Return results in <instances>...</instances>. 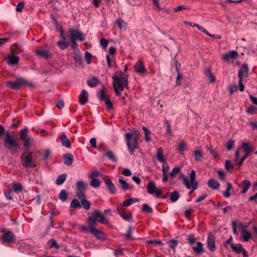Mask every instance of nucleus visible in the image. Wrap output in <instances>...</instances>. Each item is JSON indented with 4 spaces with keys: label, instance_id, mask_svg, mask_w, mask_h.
<instances>
[{
    "label": "nucleus",
    "instance_id": "f257e3e1",
    "mask_svg": "<svg viewBox=\"0 0 257 257\" xmlns=\"http://www.w3.org/2000/svg\"><path fill=\"white\" fill-rule=\"evenodd\" d=\"M113 86L116 95L121 96V91H123L125 87H127L128 82L127 77L122 72H117L116 74L112 77Z\"/></svg>",
    "mask_w": 257,
    "mask_h": 257
},
{
    "label": "nucleus",
    "instance_id": "f03ea898",
    "mask_svg": "<svg viewBox=\"0 0 257 257\" xmlns=\"http://www.w3.org/2000/svg\"><path fill=\"white\" fill-rule=\"evenodd\" d=\"M124 136L129 153L132 155L135 151L139 148L138 141L140 139V135L138 133L134 134L127 133L125 134Z\"/></svg>",
    "mask_w": 257,
    "mask_h": 257
},
{
    "label": "nucleus",
    "instance_id": "7ed1b4c3",
    "mask_svg": "<svg viewBox=\"0 0 257 257\" xmlns=\"http://www.w3.org/2000/svg\"><path fill=\"white\" fill-rule=\"evenodd\" d=\"M4 146L5 148L16 152L20 149V145L15 139L8 133L6 134V138L4 140Z\"/></svg>",
    "mask_w": 257,
    "mask_h": 257
},
{
    "label": "nucleus",
    "instance_id": "20e7f679",
    "mask_svg": "<svg viewBox=\"0 0 257 257\" xmlns=\"http://www.w3.org/2000/svg\"><path fill=\"white\" fill-rule=\"evenodd\" d=\"M33 152L27 151L23 153L21 155L22 165L25 168L35 167L36 165L32 158Z\"/></svg>",
    "mask_w": 257,
    "mask_h": 257
},
{
    "label": "nucleus",
    "instance_id": "39448f33",
    "mask_svg": "<svg viewBox=\"0 0 257 257\" xmlns=\"http://www.w3.org/2000/svg\"><path fill=\"white\" fill-rule=\"evenodd\" d=\"M70 35V40L72 44L76 43V41H83L85 40V35L80 32L78 29H74L70 28L69 30Z\"/></svg>",
    "mask_w": 257,
    "mask_h": 257
},
{
    "label": "nucleus",
    "instance_id": "423d86ee",
    "mask_svg": "<svg viewBox=\"0 0 257 257\" xmlns=\"http://www.w3.org/2000/svg\"><path fill=\"white\" fill-rule=\"evenodd\" d=\"M87 183L83 181H78L76 183V194L78 198L86 197L85 192Z\"/></svg>",
    "mask_w": 257,
    "mask_h": 257
},
{
    "label": "nucleus",
    "instance_id": "0eeeda50",
    "mask_svg": "<svg viewBox=\"0 0 257 257\" xmlns=\"http://www.w3.org/2000/svg\"><path fill=\"white\" fill-rule=\"evenodd\" d=\"M180 179L182 180L183 183L185 185L186 187L188 189H192L190 193H191L198 188V183L196 180L190 182L188 178L183 174L180 176Z\"/></svg>",
    "mask_w": 257,
    "mask_h": 257
},
{
    "label": "nucleus",
    "instance_id": "6e6552de",
    "mask_svg": "<svg viewBox=\"0 0 257 257\" xmlns=\"http://www.w3.org/2000/svg\"><path fill=\"white\" fill-rule=\"evenodd\" d=\"M26 83V80L22 78L17 79L16 81H7L6 82V84L7 87L11 89H19L24 84Z\"/></svg>",
    "mask_w": 257,
    "mask_h": 257
},
{
    "label": "nucleus",
    "instance_id": "1a4fd4ad",
    "mask_svg": "<svg viewBox=\"0 0 257 257\" xmlns=\"http://www.w3.org/2000/svg\"><path fill=\"white\" fill-rule=\"evenodd\" d=\"M116 210L119 215L125 220L128 222L132 221V217L130 212H126L125 209L122 207L121 204L117 206Z\"/></svg>",
    "mask_w": 257,
    "mask_h": 257
},
{
    "label": "nucleus",
    "instance_id": "9d476101",
    "mask_svg": "<svg viewBox=\"0 0 257 257\" xmlns=\"http://www.w3.org/2000/svg\"><path fill=\"white\" fill-rule=\"evenodd\" d=\"M98 97L101 101H104L107 105V107L109 109H112L113 107L112 104L104 90V87H102L98 93Z\"/></svg>",
    "mask_w": 257,
    "mask_h": 257
},
{
    "label": "nucleus",
    "instance_id": "9b49d317",
    "mask_svg": "<svg viewBox=\"0 0 257 257\" xmlns=\"http://www.w3.org/2000/svg\"><path fill=\"white\" fill-rule=\"evenodd\" d=\"M89 232L98 239L105 240L107 238L106 234L96 229L95 226L89 227Z\"/></svg>",
    "mask_w": 257,
    "mask_h": 257
},
{
    "label": "nucleus",
    "instance_id": "f8f14e48",
    "mask_svg": "<svg viewBox=\"0 0 257 257\" xmlns=\"http://www.w3.org/2000/svg\"><path fill=\"white\" fill-rule=\"evenodd\" d=\"M100 216V211L97 210L94 211L92 215L89 216L87 220L88 221L89 227H94L96 224L97 221H98V218Z\"/></svg>",
    "mask_w": 257,
    "mask_h": 257
},
{
    "label": "nucleus",
    "instance_id": "ddd939ff",
    "mask_svg": "<svg viewBox=\"0 0 257 257\" xmlns=\"http://www.w3.org/2000/svg\"><path fill=\"white\" fill-rule=\"evenodd\" d=\"M147 188V191L149 194L151 195L155 194L158 198L161 197V190L157 189L155 183L153 181L149 182Z\"/></svg>",
    "mask_w": 257,
    "mask_h": 257
},
{
    "label": "nucleus",
    "instance_id": "4468645a",
    "mask_svg": "<svg viewBox=\"0 0 257 257\" xmlns=\"http://www.w3.org/2000/svg\"><path fill=\"white\" fill-rule=\"evenodd\" d=\"M162 170L163 171V182L166 183L168 181V172L169 170V166L167 163L165 161V159L164 157L162 155Z\"/></svg>",
    "mask_w": 257,
    "mask_h": 257
},
{
    "label": "nucleus",
    "instance_id": "2eb2a0df",
    "mask_svg": "<svg viewBox=\"0 0 257 257\" xmlns=\"http://www.w3.org/2000/svg\"><path fill=\"white\" fill-rule=\"evenodd\" d=\"M102 179L104 180L110 193L111 194H114L116 192V189L113 182L106 175H103Z\"/></svg>",
    "mask_w": 257,
    "mask_h": 257
},
{
    "label": "nucleus",
    "instance_id": "dca6fc26",
    "mask_svg": "<svg viewBox=\"0 0 257 257\" xmlns=\"http://www.w3.org/2000/svg\"><path fill=\"white\" fill-rule=\"evenodd\" d=\"M249 69L246 63H243L238 73V77L239 79H243L248 77V72Z\"/></svg>",
    "mask_w": 257,
    "mask_h": 257
},
{
    "label": "nucleus",
    "instance_id": "f3484780",
    "mask_svg": "<svg viewBox=\"0 0 257 257\" xmlns=\"http://www.w3.org/2000/svg\"><path fill=\"white\" fill-rule=\"evenodd\" d=\"M215 237L212 233H209L207 236V247L211 251L215 250Z\"/></svg>",
    "mask_w": 257,
    "mask_h": 257
},
{
    "label": "nucleus",
    "instance_id": "a211bd4d",
    "mask_svg": "<svg viewBox=\"0 0 257 257\" xmlns=\"http://www.w3.org/2000/svg\"><path fill=\"white\" fill-rule=\"evenodd\" d=\"M135 70L137 73L143 76L147 73L144 63L141 61H138L134 66Z\"/></svg>",
    "mask_w": 257,
    "mask_h": 257
},
{
    "label": "nucleus",
    "instance_id": "6ab92c4d",
    "mask_svg": "<svg viewBox=\"0 0 257 257\" xmlns=\"http://www.w3.org/2000/svg\"><path fill=\"white\" fill-rule=\"evenodd\" d=\"M2 238L7 242H12L15 240V235L11 231L4 232Z\"/></svg>",
    "mask_w": 257,
    "mask_h": 257
},
{
    "label": "nucleus",
    "instance_id": "aec40b11",
    "mask_svg": "<svg viewBox=\"0 0 257 257\" xmlns=\"http://www.w3.org/2000/svg\"><path fill=\"white\" fill-rule=\"evenodd\" d=\"M88 100V93L85 90L83 89L79 96V101L80 103L83 105H85Z\"/></svg>",
    "mask_w": 257,
    "mask_h": 257
},
{
    "label": "nucleus",
    "instance_id": "412c9836",
    "mask_svg": "<svg viewBox=\"0 0 257 257\" xmlns=\"http://www.w3.org/2000/svg\"><path fill=\"white\" fill-rule=\"evenodd\" d=\"M238 53L236 51L232 50L223 55V60L225 61H229L230 59L236 58L238 56Z\"/></svg>",
    "mask_w": 257,
    "mask_h": 257
},
{
    "label": "nucleus",
    "instance_id": "4be33fe9",
    "mask_svg": "<svg viewBox=\"0 0 257 257\" xmlns=\"http://www.w3.org/2000/svg\"><path fill=\"white\" fill-rule=\"evenodd\" d=\"M73 160V156L71 154L67 153L63 156V162L67 166L71 165Z\"/></svg>",
    "mask_w": 257,
    "mask_h": 257
},
{
    "label": "nucleus",
    "instance_id": "5701e85b",
    "mask_svg": "<svg viewBox=\"0 0 257 257\" xmlns=\"http://www.w3.org/2000/svg\"><path fill=\"white\" fill-rule=\"evenodd\" d=\"M8 62L10 65L14 66L18 63L19 58L14 54H10L8 55Z\"/></svg>",
    "mask_w": 257,
    "mask_h": 257
},
{
    "label": "nucleus",
    "instance_id": "b1692460",
    "mask_svg": "<svg viewBox=\"0 0 257 257\" xmlns=\"http://www.w3.org/2000/svg\"><path fill=\"white\" fill-rule=\"evenodd\" d=\"M100 83L99 80L95 76H93L87 80V84L91 87H95Z\"/></svg>",
    "mask_w": 257,
    "mask_h": 257
},
{
    "label": "nucleus",
    "instance_id": "393cba45",
    "mask_svg": "<svg viewBox=\"0 0 257 257\" xmlns=\"http://www.w3.org/2000/svg\"><path fill=\"white\" fill-rule=\"evenodd\" d=\"M60 141L63 147L67 148H70L71 147L70 141L65 134H63L61 135Z\"/></svg>",
    "mask_w": 257,
    "mask_h": 257
},
{
    "label": "nucleus",
    "instance_id": "a878e982",
    "mask_svg": "<svg viewBox=\"0 0 257 257\" xmlns=\"http://www.w3.org/2000/svg\"><path fill=\"white\" fill-rule=\"evenodd\" d=\"M35 52L37 55L44 58L47 59L50 58L51 56L48 50L43 49H37L35 51Z\"/></svg>",
    "mask_w": 257,
    "mask_h": 257
},
{
    "label": "nucleus",
    "instance_id": "bb28decb",
    "mask_svg": "<svg viewBox=\"0 0 257 257\" xmlns=\"http://www.w3.org/2000/svg\"><path fill=\"white\" fill-rule=\"evenodd\" d=\"M208 186L212 189L217 190L219 188L220 184L214 179H210L207 183Z\"/></svg>",
    "mask_w": 257,
    "mask_h": 257
},
{
    "label": "nucleus",
    "instance_id": "cd10ccee",
    "mask_svg": "<svg viewBox=\"0 0 257 257\" xmlns=\"http://www.w3.org/2000/svg\"><path fill=\"white\" fill-rule=\"evenodd\" d=\"M192 249L197 254H201L204 252L203 245L201 242H197L196 246L193 247Z\"/></svg>",
    "mask_w": 257,
    "mask_h": 257
},
{
    "label": "nucleus",
    "instance_id": "c85d7f7f",
    "mask_svg": "<svg viewBox=\"0 0 257 257\" xmlns=\"http://www.w3.org/2000/svg\"><path fill=\"white\" fill-rule=\"evenodd\" d=\"M241 236L245 242H247L251 238V234L250 232L245 228H242L241 230Z\"/></svg>",
    "mask_w": 257,
    "mask_h": 257
},
{
    "label": "nucleus",
    "instance_id": "c756f323",
    "mask_svg": "<svg viewBox=\"0 0 257 257\" xmlns=\"http://www.w3.org/2000/svg\"><path fill=\"white\" fill-rule=\"evenodd\" d=\"M194 156L195 161H201L204 158V153L202 150H195L194 152Z\"/></svg>",
    "mask_w": 257,
    "mask_h": 257
},
{
    "label": "nucleus",
    "instance_id": "7c9ffc66",
    "mask_svg": "<svg viewBox=\"0 0 257 257\" xmlns=\"http://www.w3.org/2000/svg\"><path fill=\"white\" fill-rule=\"evenodd\" d=\"M241 149L244 152L250 154L253 152V148L249 145V142H243L241 145Z\"/></svg>",
    "mask_w": 257,
    "mask_h": 257
},
{
    "label": "nucleus",
    "instance_id": "2f4dec72",
    "mask_svg": "<svg viewBox=\"0 0 257 257\" xmlns=\"http://www.w3.org/2000/svg\"><path fill=\"white\" fill-rule=\"evenodd\" d=\"M241 185L242 188L241 193L244 194L247 191L248 189L250 188L251 186V183L249 181L247 180H244L242 181Z\"/></svg>",
    "mask_w": 257,
    "mask_h": 257
},
{
    "label": "nucleus",
    "instance_id": "473e14b6",
    "mask_svg": "<svg viewBox=\"0 0 257 257\" xmlns=\"http://www.w3.org/2000/svg\"><path fill=\"white\" fill-rule=\"evenodd\" d=\"M164 128L166 130V133H165L166 137H169L172 136L171 126L168 121L165 120L164 122Z\"/></svg>",
    "mask_w": 257,
    "mask_h": 257
},
{
    "label": "nucleus",
    "instance_id": "72a5a7b5",
    "mask_svg": "<svg viewBox=\"0 0 257 257\" xmlns=\"http://www.w3.org/2000/svg\"><path fill=\"white\" fill-rule=\"evenodd\" d=\"M164 128L166 130V133H165L166 137H169L172 136L171 126L168 121L165 120L164 122Z\"/></svg>",
    "mask_w": 257,
    "mask_h": 257
},
{
    "label": "nucleus",
    "instance_id": "f704fd0d",
    "mask_svg": "<svg viewBox=\"0 0 257 257\" xmlns=\"http://www.w3.org/2000/svg\"><path fill=\"white\" fill-rule=\"evenodd\" d=\"M231 248L233 251H234L238 254L241 252V251L244 249V248H243L242 245L240 243H237L236 244H231Z\"/></svg>",
    "mask_w": 257,
    "mask_h": 257
},
{
    "label": "nucleus",
    "instance_id": "c9c22d12",
    "mask_svg": "<svg viewBox=\"0 0 257 257\" xmlns=\"http://www.w3.org/2000/svg\"><path fill=\"white\" fill-rule=\"evenodd\" d=\"M103 175H104L101 174L99 171H97V170H94V171H91L89 173L88 177L89 179H95V178L98 177L100 176H101L103 177Z\"/></svg>",
    "mask_w": 257,
    "mask_h": 257
},
{
    "label": "nucleus",
    "instance_id": "e433bc0d",
    "mask_svg": "<svg viewBox=\"0 0 257 257\" xmlns=\"http://www.w3.org/2000/svg\"><path fill=\"white\" fill-rule=\"evenodd\" d=\"M66 174H63L61 175H59L56 180V184L58 185H62L66 180Z\"/></svg>",
    "mask_w": 257,
    "mask_h": 257
},
{
    "label": "nucleus",
    "instance_id": "4c0bfd02",
    "mask_svg": "<svg viewBox=\"0 0 257 257\" xmlns=\"http://www.w3.org/2000/svg\"><path fill=\"white\" fill-rule=\"evenodd\" d=\"M177 148L178 151L183 154V152L187 150V144L184 141H182L178 144Z\"/></svg>",
    "mask_w": 257,
    "mask_h": 257
},
{
    "label": "nucleus",
    "instance_id": "58836bf2",
    "mask_svg": "<svg viewBox=\"0 0 257 257\" xmlns=\"http://www.w3.org/2000/svg\"><path fill=\"white\" fill-rule=\"evenodd\" d=\"M118 182L120 184V187L123 191L126 190L130 188L128 183L122 178H119Z\"/></svg>",
    "mask_w": 257,
    "mask_h": 257
},
{
    "label": "nucleus",
    "instance_id": "ea45409f",
    "mask_svg": "<svg viewBox=\"0 0 257 257\" xmlns=\"http://www.w3.org/2000/svg\"><path fill=\"white\" fill-rule=\"evenodd\" d=\"M79 199L81 201V204L83 206V207L86 210H88L90 208V203L86 199V197Z\"/></svg>",
    "mask_w": 257,
    "mask_h": 257
},
{
    "label": "nucleus",
    "instance_id": "a19ab883",
    "mask_svg": "<svg viewBox=\"0 0 257 257\" xmlns=\"http://www.w3.org/2000/svg\"><path fill=\"white\" fill-rule=\"evenodd\" d=\"M48 245L50 248H55L58 249L59 247L56 240L54 239H51L48 241Z\"/></svg>",
    "mask_w": 257,
    "mask_h": 257
},
{
    "label": "nucleus",
    "instance_id": "79ce46f5",
    "mask_svg": "<svg viewBox=\"0 0 257 257\" xmlns=\"http://www.w3.org/2000/svg\"><path fill=\"white\" fill-rule=\"evenodd\" d=\"M225 169L228 172L231 173L234 168V165L230 160H227L225 163Z\"/></svg>",
    "mask_w": 257,
    "mask_h": 257
},
{
    "label": "nucleus",
    "instance_id": "37998d69",
    "mask_svg": "<svg viewBox=\"0 0 257 257\" xmlns=\"http://www.w3.org/2000/svg\"><path fill=\"white\" fill-rule=\"evenodd\" d=\"M104 155L110 160L113 162H116V159L115 157L114 153L111 151L106 152Z\"/></svg>",
    "mask_w": 257,
    "mask_h": 257
},
{
    "label": "nucleus",
    "instance_id": "c03bdc74",
    "mask_svg": "<svg viewBox=\"0 0 257 257\" xmlns=\"http://www.w3.org/2000/svg\"><path fill=\"white\" fill-rule=\"evenodd\" d=\"M106 58L108 67H111L114 66V56H110L109 55H107Z\"/></svg>",
    "mask_w": 257,
    "mask_h": 257
},
{
    "label": "nucleus",
    "instance_id": "a18cd8bd",
    "mask_svg": "<svg viewBox=\"0 0 257 257\" xmlns=\"http://www.w3.org/2000/svg\"><path fill=\"white\" fill-rule=\"evenodd\" d=\"M232 187V184L228 182L227 183L226 191L223 193L224 197L226 198H229L230 196V193H229V191L231 190Z\"/></svg>",
    "mask_w": 257,
    "mask_h": 257
},
{
    "label": "nucleus",
    "instance_id": "49530a36",
    "mask_svg": "<svg viewBox=\"0 0 257 257\" xmlns=\"http://www.w3.org/2000/svg\"><path fill=\"white\" fill-rule=\"evenodd\" d=\"M143 130L145 132V140L146 142H149L150 141L151 138V132L149 130V129L145 126H143L142 127Z\"/></svg>",
    "mask_w": 257,
    "mask_h": 257
},
{
    "label": "nucleus",
    "instance_id": "de8ad7c7",
    "mask_svg": "<svg viewBox=\"0 0 257 257\" xmlns=\"http://www.w3.org/2000/svg\"><path fill=\"white\" fill-rule=\"evenodd\" d=\"M28 134V129L25 128L22 129L20 131V139L22 141H24L27 139V136Z\"/></svg>",
    "mask_w": 257,
    "mask_h": 257
},
{
    "label": "nucleus",
    "instance_id": "09e8293b",
    "mask_svg": "<svg viewBox=\"0 0 257 257\" xmlns=\"http://www.w3.org/2000/svg\"><path fill=\"white\" fill-rule=\"evenodd\" d=\"M179 198V192L177 191H173L170 195V200L173 202H176Z\"/></svg>",
    "mask_w": 257,
    "mask_h": 257
},
{
    "label": "nucleus",
    "instance_id": "8fccbe9b",
    "mask_svg": "<svg viewBox=\"0 0 257 257\" xmlns=\"http://www.w3.org/2000/svg\"><path fill=\"white\" fill-rule=\"evenodd\" d=\"M13 189L15 192L18 193L22 190L23 187L21 183H15L13 185Z\"/></svg>",
    "mask_w": 257,
    "mask_h": 257
},
{
    "label": "nucleus",
    "instance_id": "3c124183",
    "mask_svg": "<svg viewBox=\"0 0 257 257\" xmlns=\"http://www.w3.org/2000/svg\"><path fill=\"white\" fill-rule=\"evenodd\" d=\"M68 198V194L66 190H62L61 191L60 194H59V199L62 201H66Z\"/></svg>",
    "mask_w": 257,
    "mask_h": 257
},
{
    "label": "nucleus",
    "instance_id": "603ef678",
    "mask_svg": "<svg viewBox=\"0 0 257 257\" xmlns=\"http://www.w3.org/2000/svg\"><path fill=\"white\" fill-rule=\"evenodd\" d=\"M100 181L97 179H91L90 182V185L95 188H98L100 186Z\"/></svg>",
    "mask_w": 257,
    "mask_h": 257
},
{
    "label": "nucleus",
    "instance_id": "864d4df0",
    "mask_svg": "<svg viewBox=\"0 0 257 257\" xmlns=\"http://www.w3.org/2000/svg\"><path fill=\"white\" fill-rule=\"evenodd\" d=\"M70 206L72 208H81V205L77 199H74L71 202Z\"/></svg>",
    "mask_w": 257,
    "mask_h": 257
},
{
    "label": "nucleus",
    "instance_id": "5fc2aeb1",
    "mask_svg": "<svg viewBox=\"0 0 257 257\" xmlns=\"http://www.w3.org/2000/svg\"><path fill=\"white\" fill-rule=\"evenodd\" d=\"M247 113L253 114L257 112V106H255L253 105L250 106L246 110Z\"/></svg>",
    "mask_w": 257,
    "mask_h": 257
},
{
    "label": "nucleus",
    "instance_id": "6e6d98bb",
    "mask_svg": "<svg viewBox=\"0 0 257 257\" xmlns=\"http://www.w3.org/2000/svg\"><path fill=\"white\" fill-rule=\"evenodd\" d=\"M57 45L61 50H65L68 47L69 44L62 41H58L57 42Z\"/></svg>",
    "mask_w": 257,
    "mask_h": 257
},
{
    "label": "nucleus",
    "instance_id": "4d7b16f0",
    "mask_svg": "<svg viewBox=\"0 0 257 257\" xmlns=\"http://www.w3.org/2000/svg\"><path fill=\"white\" fill-rule=\"evenodd\" d=\"M181 170V168L179 167L174 168L170 174V176L172 178L174 177Z\"/></svg>",
    "mask_w": 257,
    "mask_h": 257
},
{
    "label": "nucleus",
    "instance_id": "13d9d810",
    "mask_svg": "<svg viewBox=\"0 0 257 257\" xmlns=\"http://www.w3.org/2000/svg\"><path fill=\"white\" fill-rule=\"evenodd\" d=\"M132 231L133 228L131 226H130L127 228L126 233L124 234L126 239H133V237L132 236Z\"/></svg>",
    "mask_w": 257,
    "mask_h": 257
},
{
    "label": "nucleus",
    "instance_id": "bf43d9fd",
    "mask_svg": "<svg viewBox=\"0 0 257 257\" xmlns=\"http://www.w3.org/2000/svg\"><path fill=\"white\" fill-rule=\"evenodd\" d=\"M198 29L199 30H200L201 32H202V33L209 36V37H212V38H215V37H214V35L209 34L204 27H203L199 25V26H198Z\"/></svg>",
    "mask_w": 257,
    "mask_h": 257
},
{
    "label": "nucleus",
    "instance_id": "052dcab7",
    "mask_svg": "<svg viewBox=\"0 0 257 257\" xmlns=\"http://www.w3.org/2000/svg\"><path fill=\"white\" fill-rule=\"evenodd\" d=\"M92 55L91 53L86 52L85 53V60L87 64H90L91 62Z\"/></svg>",
    "mask_w": 257,
    "mask_h": 257
},
{
    "label": "nucleus",
    "instance_id": "680f3d73",
    "mask_svg": "<svg viewBox=\"0 0 257 257\" xmlns=\"http://www.w3.org/2000/svg\"><path fill=\"white\" fill-rule=\"evenodd\" d=\"M207 148L210 154L213 157V158H216L218 156V153L213 149L212 146L210 145L209 147H207Z\"/></svg>",
    "mask_w": 257,
    "mask_h": 257
},
{
    "label": "nucleus",
    "instance_id": "e2e57ef3",
    "mask_svg": "<svg viewBox=\"0 0 257 257\" xmlns=\"http://www.w3.org/2000/svg\"><path fill=\"white\" fill-rule=\"evenodd\" d=\"M98 222L103 224H107L108 223V220L106 219L105 216L102 214L101 212L100 211V216L99 217V219L98 220Z\"/></svg>",
    "mask_w": 257,
    "mask_h": 257
},
{
    "label": "nucleus",
    "instance_id": "0e129e2a",
    "mask_svg": "<svg viewBox=\"0 0 257 257\" xmlns=\"http://www.w3.org/2000/svg\"><path fill=\"white\" fill-rule=\"evenodd\" d=\"M24 141H25V142L24 143V147L26 148H28L32 145V144L33 142V139L31 138H28Z\"/></svg>",
    "mask_w": 257,
    "mask_h": 257
},
{
    "label": "nucleus",
    "instance_id": "69168bd1",
    "mask_svg": "<svg viewBox=\"0 0 257 257\" xmlns=\"http://www.w3.org/2000/svg\"><path fill=\"white\" fill-rule=\"evenodd\" d=\"M168 243L171 249L174 250L176 247L177 246L178 242L176 240L172 239L170 240Z\"/></svg>",
    "mask_w": 257,
    "mask_h": 257
},
{
    "label": "nucleus",
    "instance_id": "338daca9",
    "mask_svg": "<svg viewBox=\"0 0 257 257\" xmlns=\"http://www.w3.org/2000/svg\"><path fill=\"white\" fill-rule=\"evenodd\" d=\"M226 146L228 150H232L234 147V141L229 140L227 142Z\"/></svg>",
    "mask_w": 257,
    "mask_h": 257
},
{
    "label": "nucleus",
    "instance_id": "774afa93",
    "mask_svg": "<svg viewBox=\"0 0 257 257\" xmlns=\"http://www.w3.org/2000/svg\"><path fill=\"white\" fill-rule=\"evenodd\" d=\"M187 240L190 245H193L196 241V238L194 237L193 234L189 235L187 238Z\"/></svg>",
    "mask_w": 257,
    "mask_h": 257
}]
</instances>
